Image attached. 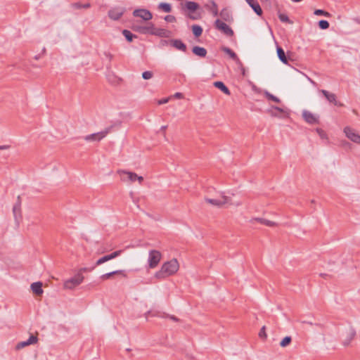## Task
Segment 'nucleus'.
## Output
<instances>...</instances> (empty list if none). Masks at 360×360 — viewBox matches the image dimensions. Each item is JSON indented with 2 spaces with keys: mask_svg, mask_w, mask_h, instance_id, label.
Returning <instances> with one entry per match:
<instances>
[{
  "mask_svg": "<svg viewBox=\"0 0 360 360\" xmlns=\"http://www.w3.org/2000/svg\"><path fill=\"white\" fill-rule=\"evenodd\" d=\"M211 4L212 8H210V11L214 16H217L219 15L217 4L214 1H212Z\"/></svg>",
  "mask_w": 360,
  "mask_h": 360,
  "instance_id": "obj_37",
  "label": "nucleus"
},
{
  "mask_svg": "<svg viewBox=\"0 0 360 360\" xmlns=\"http://www.w3.org/2000/svg\"><path fill=\"white\" fill-rule=\"evenodd\" d=\"M31 290L32 292L37 295L40 296L43 294L44 291L42 289V283L40 281L34 282L31 284Z\"/></svg>",
  "mask_w": 360,
  "mask_h": 360,
  "instance_id": "obj_23",
  "label": "nucleus"
},
{
  "mask_svg": "<svg viewBox=\"0 0 360 360\" xmlns=\"http://www.w3.org/2000/svg\"><path fill=\"white\" fill-rule=\"evenodd\" d=\"M250 223L254 224L255 222H259L262 224H264L267 226H275L277 225V224L274 221L264 219V218H259V217H255L250 219Z\"/></svg>",
  "mask_w": 360,
  "mask_h": 360,
  "instance_id": "obj_19",
  "label": "nucleus"
},
{
  "mask_svg": "<svg viewBox=\"0 0 360 360\" xmlns=\"http://www.w3.org/2000/svg\"><path fill=\"white\" fill-rule=\"evenodd\" d=\"M169 101V98H162V99H160L158 101V103L159 105H162V104H165L166 103H167Z\"/></svg>",
  "mask_w": 360,
  "mask_h": 360,
  "instance_id": "obj_49",
  "label": "nucleus"
},
{
  "mask_svg": "<svg viewBox=\"0 0 360 360\" xmlns=\"http://www.w3.org/2000/svg\"><path fill=\"white\" fill-rule=\"evenodd\" d=\"M21 202L20 195L18 196V199H17V202Z\"/></svg>",
  "mask_w": 360,
  "mask_h": 360,
  "instance_id": "obj_59",
  "label": "nucleus"
},
{
  "mask_svg": "<svg viewBox=\"0 0 360 360\" xmlns=\"http://www.w3.org/2000/svg\"><path fill=\"white\" fill-rule=\"evenodd\" d=\"M237 65L239 66V68H240V69L241 70L242 75H245V68H244L242 62L240 61V64H237Z\"/></svg>",
  "mask_w": 360,
  "mask_h": 360,
  "instance_id": "obj_48",
  "label": "nucleus"
},
{
  "mask_svg": "<svg viewBox=\"0 0 360 360\" xmlns=\"http://www.w3.org/2000/svg\"><path fill=\"white\" fill-rule=\"evenodd\" d=\"M179 268V264L177 259H172L162 265L161 269L155 274V277L158 279H164L174 274Z\"/></svg>",
  "mask_w": 360,
  "mask_h": 360,
  "instance_id": "obj_1",
  "label": "nucleus"
},
{
  "mask_svg": "<svg viewBox=\"0 0 360 360\" xmlns=\"http://www.w3.org/2000/svg\"><path fill=\"white\" fill-rule=\"evenodd\" d=\"M320 92L323 95V96L327 99V101L333 103L334 105L338 107H343L344 104L338 101H337L336 95L333 93H330L327 90L322 89Z\"/></svg>",
  "mask_w": 360,
  "mask_h": 360,
  "instance_id": "obj_8",
  "label": "nucleus"
},
{
  "mask_svg": "<svg viewBox=\"0 0 360 360\" xmlns=\"http://www.w3.org/2000/svg\"><path fill=\"white\" fill-rule=\"evenodd\" d=\"M9 148H10V146H8V145L0 146V150H6V149H8Z\"/></svg>",
  "mask_w": 360,
  "mask_h": 360,
  "instance_id": "obj_56",
  "label": "nucleus"
},
{
  "mask_svg": "<svg viewBox=\"0 0 360 360\" xmlns=\"http://www.w3.org/2000/svg\"><path fill=\"white\" fill-rule=\"evenodd\" d=\"M153 26V23L149 22L146 26L134 25H132L131 29L133 31L139 32L142 34H151Z\"/></svg>",
  "mask_w": 360,
  "mask_h": 360,
  "instance_id": "obj_9",
  "label": "nucleus"
},
{
  "mask_svg": "<svg viewBox=\"0 0 360 360\" xmlns=\"http://www.w3.org/2000/svg\"><path fill=\"white\" fill-rule=\"evenodd\" d=\"M272 108H274V109H275V110H278V112H283V108H280V107L274 106H274H272Z\"/></svg>",
  "mask_w": 360,
  "mask_h": 360,
  "instance_id": "obj_53",
  "label": "nucleus"
},
{
  "mask_svg": "<svg viewBox=\"0 0 360 360\" xmlns=\"http://www.w3.org/2000/svg\"><path fill=\"white\" fill-rule=\"evenodd\" d=\"M114 275H122L123 277L126 278L127 276L124 270H116L112 272L106 273L101 276V279L104 281L107 279H110Z\"/></svg>",
  "mask_w": 360,
  "mask_h": 360,
  "instance_id": "obj_20",
  "label": "nucleus"
},
{
  "mask_svg": "<svg viewBox=\"0 0 360 360\" xmlns=\"http://www.w3.org/2000/svg\"><path fill=\"white\" fill-rule=\"evenodd\" d=\"M345 338H344L342 343L345 346L349 345L351 341L354 338L356 335V331L352 327H349L346 330L345 334Z\"/></svg>",
  "mask_w": 360,
  "mask_h": 360,
  "instance_id": "obj_16",
  "label": "nucleus"
},
{
  "mask_svg": "<svg viewBox=\"0 0 360 360\" xmlns=\"http://www.w3.org/2000/svg\"><path fill=\"white\" fill-rule=\"evenodd\" d=\"M192 52L194 55L200 58H205L207 53L206 49L199 46H194L192 48Z\"/></svg>",
  "mask_w": 360,
  "mask_h": 360,
  "instance_id": "obj_25",
  "label": "nucleus"
},
{
  "mask_svg": "<svg viewBox=\"0 0 360 360\" xmlns=\"http://www.w3.org/2000/svg\"><path fill=\"white\" fill-rule=\"evenodd\" d=\"M316 131L317 132V134H319V136H320V138L321 139H328L327 134L326 133V131L323 129H322L321 128H316Z\"/></svg>",
  "mask_w": 360,
  "mask_h": 360,
  "instance_id": "obj_38",
  "label": "nucleus"
},
{
  "mask_svg": "<svg viewBox=\"0 0 360 360\" xmlns=\"http://www.w3.org/2000/svg\"><path fill=\"white\" fill-rule=\"evenodd\" d=\"M278 18L279 20L283 22L290 23L292 24V21H291L288 16L285 13H281L278 12Z\"/></svg>",
  "mask_w": 360,
  "mask_h": 360,
  "instance_id": "obj_34",
  "label": "nucleus"
},
{
  "mask_svg": "<svg viewBox=\"0 0 360 360\" xmlns=\"http://www.w3.org/2000/svg\"><path fill=\"white\" fill-rule=\"evenodd\" d=\"M124 13L123 8H114L108 11V17L113 20H118L121 18Z\"/></svg>",
  "mask_w": 360,
  "mask_h": 360,
  "instance_id": "obj_13",
  "label": "nucleus"
},
{
  "mask_svg": "<svg viewBox=\"0 0 360 360\" xmlns=\"http://www.w3.org/2000/svg\"><path fill=\"white\" fill-rule=\"evenodd\" d=\"M109 260L110 259L108 258V255H104L103 257H101L100 259H98L96 261V262L95 264V266H99V265H101V264H103V263H105V262H108Z\"/></svg>",
  "mask_w": 360,
  "mask_h": 360,
  "instance_id": "obj_39",
  "label": "nucleus"
},
{
  "mask_svg": "<svg viewBox=\"0 0 360 360\" xmlns=\"http://www.w3.org/2000/svg\"><path fill=\"white\" fill-rule=\"evenodd\" d=\"M161 258H162V254L160 253V251L156 250H150L149 254H148V259L149 268H150V269L155 268L158 265Z\"/></svg>",
  "mask_w": 360,
  "mask_h": 360,
  "instance_id": "obj_3",
  "label": "nucleus"
},
{
  "mask_svg": "<svg viewBox=\"0 0 360 360\" xmlns=\"http://www.w3.org/2000/svg\"><path fill=\"white\" fill-rule=\"evenodd\" d=\"M153 74L151 71H145L142 73V77L144 79H149L152 78Z\"/></svg>",
  "mask_w": 360,
  "mask_h": 360,
  "instance_id": "obj_44",
  "label": "nucleus"
},
{
  "mask_svg": "<svg viewBox=\"0 0 360 360\" xmlns=\"http://www.w3.org/2000/svg\"><path fill=\"white\" fill-rule=\"evenodd\" d=\"M171 34V32L163 29V28H158L155 27V25L153 24L151 35L158 36L159 37H169Z\"/></svg>",
  "mask_w": 360,
  "mask_h": 360,
  "instance_id": "obj_15",
  "label": "nucleus"
},
{
  "mask_svg": "<svg viewBox=\"0 0 360 360\" xmlns=\"http://www.w3.org/2000/svg\"><path fill=\"white\" fill-rule=\"evenodd\" d=\"M259 337L262 339H266L267 338V335L266 333V327L264 326L260 329V331L259 333Z\"/></svg>",
  "mask_w": 360,
  "mask_h": 360,
  "instance_id": "obj_42",
  "label": "nucleus"
},
{
  "mask_svg": "<svg viewBox=\"0 0 360 360\" xmlns=\"http://www.w3.org/2000/svg\"><path fill=\"white\" fill-rule=\"evenodd\" d=\"M169 43V41H167V40H166V39H162V40L160 41V44H161V45H162V46L167 45Z\"/></svg>",
  "mask_w": 360,
  "mask_h": 360,
  "instance_id": "obj_52",
  "label": "nucleus"
},
{
  "mask_svg": "<svg viewBox=\"0 0 360 360\" xmlns=\"http://www.w3.org/2000/svg\"><path fill=\"white\" fill-rule=\"evenodd\" d=\"M122 252V250H120L108 255L109 259L111 260L112 259L116 258L117 257L120 256Z\"/></svg>",
  "mask_w": 360,
  "mask_h": 360,
  "instance_id": "obj_40",
  "label": "nucleus"
},
{
  "mask_svg": "<svg viewBox=\"0 0 360 360\" xmlns=\"http://www.w3.org/2000/svg\"><path fill=\"white\" fill-rule=\"evenodd\" d=\"M205 200L207 203H210V204H211V205H212L214 206H216V207H221L224 205L229 202V198L226 196V195H222L221 200L205 198Z\"/></svg>",
  "mask_w": 360,
  "mask_h": 360,
  "instance_id": "obj_11",
  "label": "nucleus"
},
{
  "mask_svg": "<svg viewBox=\"0 0 360 360\" xmlns=\"http://www.w3.org/2000/svg\"><path fill=\"white\" fill-rule=\"evenodd\" d=\"M169 44L176 49L182 52H186L187 51L186 45L181 39H170Z\"/></svg>",
  "mask_w": 360,
  "mask_h": 360,
  "instance_id": "obj_17",
  "label": "nucleus"
},
{
  "mask_svg": "<svg viewBox=\"0 0 360 360\" xmlns=\"http://www.w3.org/2000/svg\"><path fill=\"white\" fill-rule=\"evenodd\" d=\"M192 32L195 37H199L202 35L203 30L202 27L198 25H192Z\"/></svg>",
  "mask_w": 360,
  "mask_h": 360,
  "instance_id": "obj_28",
  "label": "nucleus"
},
{
  "mask_svg": "<svg viewBox=\"0 0 360 360\" xmlns=\"http://www.w3.org/2000/svg\"><path fill=\"white\" fill-rule=\"evenodd\" d=\"M302 117L304 120L309 124L319 123V116H316L315 115H314L313 113L308 110H303Z\"/></svg>",
  "mask_w": 360,
  "mask_h": 360,
  "instance_id": "obj_12",
  "label": "nucleus"
},
{
  "mask_svg": "<svg viewBox=\"0 0 360 360\" xmlns=\"http://www.w3.org/2000/svg\"><path fill=\"white\" fill-rule=\"evenodd\" d=\"M26 341H27V344L29 345H33V344L36 343L38 341V338L37 336L31 335L30 336V338Z\"/></svg>",
  "mask_w": 360,
  "mask_h": 360,
  "instance_id": "obj_41",
  "label": "nucleus"
},
{
  "mask_svg": "<svg viewBox=\"0 0 360 360\" xmlns=\"http://www.w3.org/2000/svg\"><path fill=\"white\" fill-rule=\"evenodd\" d=\"M219 15L221 18L225 22H231L233 20L232 13L226 8H224L221 11Z\"/></svg>",
  "mask_w": 360,
  "mask_h": 360,
  "instance_id": "obj_24",
  "label": "nucleus"
},
{
  "mask_svg": "<svg viewBox=\"0 0 360 360\" xmlns=\"http://www.w3.org/2000/svg\"><path fill=\"white\" fill-rule=\"evenodd\" d=\"M276 51L277 55L279 58V60L284 64L288 65V61L291 60L290 57V52L287 53V55L285 54L283 49L279 46H277L276 47Z\"/></svg>",
  "mask_w": 360,
  "mask_h": 360,
  "instance_id": "obj_14",
  "label": "nucleus"
},
{
  "mask_svg": "<svg viewBox=\"0 0 360 360\" xmlns=\"http://www.w3.org/2000/svg\"><path fill=\"white\" fill-rule=\"evenodd\" d=\"M213 85H214V87H216L218 89L221 90L226 95H229V96L231 94L230 90L224 84V83L223 82H221V81L214 82Z\"/></svg>",
  "mask_w": 360,
  "mask_h": 360,
  "instance_id": "obj_26",
  "label": "nucleus"
},
{
  "mask_svg": "<svg viewBox=\"0 0 360 360\" xmlns=\"http://www.w3.org/2000/svg\"><path fill=\"white\" fill-rule=\"evenodd\" d=\"M345 136L352 141L360 144V135L356 134L355 131L349 127H346L344 129Z\"/></svg>",
  "mask_w": 360,
  "mask_h": 360,
  "instance_id": "obj_10",
  "label": "nucleus"
},
{
  "mask_svg": "<svg viewBox=\"0 0 360 360\" xmlns=\"http://www.w3.org/2000/svg\"><path fill=\"white\" fill-rule=\"evenodd\" d=\"M121 173L125 175L129 181L131 182L136 181L137 174L136 173L127 171H122Z\"/></svg>",
  "mask_w": 360,
  "mask_h": 360,
  "instance_id": "obj_31",
  "label": "nucleus"
},
{
  "mask_svg": "<svg viewBox=\"0 0 360 360\" xmlns=\"http://www.w3.org/2000/svg\"><path fill=\"white\" fill-rule=\"evenodd\" d=\"M45 53H46V49H45V48H44V49H42V54H44Z\"/></svg>",
  "mask_w": 360,
  "mask_h": 360,
  "instance_id": "obj_61",
  "label": "nucleus"
},
{
  "mask_svg": "<svg viewBox=\"0 0 360 360\" xmlns=\"http://www.w3.org/2000/svg\"><path fill=\"white\" fill-rule=\"evenodd\" d=\"M263 1H269L270 0H262Z\"/></svg>",
  "mask_w": 360,
  "mask_h": 360,
  "instance_id": "obj_63",
  "label": "nucleus"
},
{
  "mask_svg": "<svg viewBox=\"0 0 360 360\" xmlns=\"http://www.w3.org/2000/svg\"><path fill=\"white\" fill-rule=\"evenodd\" d=\"M216 29L220 30L228 37H232L234 34L233 30L224 22L217 19L214 22Z\"/></svg>",
  "mask_w": 360,
  "mask_h": 360,
  "instance_id": "obj_5",
  "label": "nucleus"
},
{
  "mask_svg": "<svg viewBox=\"0 0 360 360\" xmlns=\"http://www.w3.org/2000/svg\"><path fill=\"white\" fill-rule=\"evenodd\" d=\"M254 12L259 16L262 15V9L257 0H245Z\"/></svg>",
  "mask_w": 360,
  "mask_h": 360,
  "instance_id": "obj_18",
  "label": "nucleus"
},
{
  "mask_svg": "<svg viewBox=\"0 0 360 360\" xmlns=\"http://www.w3.org/2000/svg\"><path fill=\"white\" fill-rule=\"evenodd\" d=\"M112 127L106 128L105 130L98 133L91 134L85 136L84 139L87 141H101L103 139L111 130Z\"/></svg>",
  "mask_w": 360,
  "mask_h": 360,
  "instance_id": "obj_6",
  "label": "nucleus"
},
{
  "mask_svg": "<svg viewBox=\"0 0 360 360\" xmlns=\"http://www.w3.org/2000/svg\"><path fill=\"white\" fill-rule=\"evenodd\" d=\"M13 212L16 222L18 224L22 219L21 202H15L13 207Z\"/></svg>",
  "mask_w": 360,
  "mask_h": 360,
  "instance_id": "obj_21",
  "label": "nucleus"
},
{
  "mask_svg": "<svg viewBox=\"0 0 360 360\" xmlns=\"http://www.w3.org/2000/svg\"><path fill=\"white\" fill-rule=\"evenodd\" d=\"M320 276L324 278H327L328 277H330V276L327 274H321Z\"/></svg>",
  "mask_w": 360,
  "mask_h": 360,
  "instance_id": "obj_57",
  "label": "nucleus"
},
{
  "mask_svg": "<svg viewBox=\"0 0 360 360\" xmlns=\"http://www.w3.org/2000/svg\"><path fill=\"white\" fill-rule=\"evenodd\" d=\"M164 318H169V319L175 321V322H179L180 321V319L179 318H177L176 316H174V315H169V314H164V316H162Z\"/></svg>",
  "mask_w": 360,
  "mask_h": 360,
  "instance_id": "obj_45",
  "label": "nucleus"
},
{
  "mask_svg": "<svg viewBox=\"0 0 360 360\" xmlns=\"http://www.w3.org/2000/svg\"><path fill=\"white\" fill-rule=\"evenodd\" d=\"M221 49L223 52L228 54L231 59L235 60L237 64H240V60L233 50L226 46H222Z\"/></svg>",
  "mask_w": 360,
  "mask_h": 360,
  "instance_id": "obj_22",
  "label": "nucleus"
},
{
  "mask_svg": "<svg viewBox=\"0 0 360 360\" xmlns=\"http://www.w3.org/2000/svg\"><path fill=\"white\" fill-rule=\"evenodd\" d=\"M133 15L136 18H141L145 21H148L153 18L152 13L145 8H137L133 11Z\"/></svg>",
  "mask_w": 360,
  "mask_h": 360,
  "instance_id": "obj_7",
  "label": "nucleus"
},
{
  "mask_svg": "<svg viewBox=\"0 0 360 360\" xmlns=\"http://www.w3.org/2000/svg\"><path fill=\"white\" fill-rule=\"evenodd\" d=\"M122 32L128 42H131L134 39L138 38L137 35L133 34L128 30H123Z\"/></svg>",
  "mask_w": 360,
  "mask_h": 360,
  "instance_id": "obj_27",
  "label": "nucleus"
},
{
  "mask_svg": "<svg viewBox=\"0 0 360 360\" xmlns=\"http://www.w3.org/2000/svg\"><path fill=\"white\" fill-rule=\"evenodd\" d=\"M164 19L167 22H175L176 21V17L172 15H167Z\"/></svg>",
  "mask_w": 360,
  "mask_h": 360,
  "instance_id": "obj_43",
  "label": "nucleus"
},
{
  "mask_svg": "<svg viewBox=\"0 0 360 360\" xmlns=\"http://www.w3.org/2000/svg\"><path fill=\"white\" fill-rule=\"evenodd\" d=\"M200 9V5L197 2L187 1L185 2L182 10L186 11V16L191 20H197L202 18L201 13L198 11Z\"/></svg>",
  "mask_w": 360,
  "mask_h": 360,
  "instance_id": "obj_2",
  "label": "nucleus"
},
{
  "mask_svg": "<svg viewBox=\"0 0 360 360\" xmlns=\"http://www.w3.org/2000/svg\"><path fill=\"white\" fill-rule=\"evenodd\" d=\"M122 179L123 181H124V180H125V178H124V177H123V176H122Z\"/></svg>",
  "mask_w": 360,
  "mask_h": 360,
  "instance_id": "obj_62",
  "label": "nucleus"
},
{
  "mask_svg": "<svg viewBox=\"0 0 360 360\" xmlns=\"http://www.w3.org/2000/svg\"><path fill=\"white\" fill-rule=\"evenodd\" d=\"M167 128V125H164L160 127V131L164 134V135H165V131H166Z\"/></svg>",
  "mask_w": 360,
  "mask_h": 360,
  "instance_id": "obj_54",
  "label": "nucleus"
},
{
  "mask_svg": "<svg viewBox=\"0 0 360 360\" xmlns=\"http://www.w3.org/2000/svg\"><path fill=\"white\" fill-rule=\"evenodd\" d=\"M104 55L106 56V58H108V60H109L110 61H111V60H112V58H113V56H112L110 53H109V52H105V53H104Z\"/></svg>",
  "mask_w": 360,
  "mask_h": 360,
  "instance_id": "obj_50",
  "label": "nucleus"
},
{
  "mask_svg": "<svg viewBox=\"0 0 360 360\" xmlns=\"http://www.w3.org/2000/svg\"><path fill=\"white\" fill-rule=\"evenodd\" d=\"M158 8L165 13H170L172 11V6L169 3L161 2L158 5Z\"/></svg>",
  "mask_w": 360,
  "mask_h": 360,
  "instance_id": "obj_30",
  "label": "nucleus"
},
{
  "mask_svg": "<svg viewBox=\"0 0 360 360\" xmlns=\"http://www.w3.org/2000/svg\"><path fill=\"white\" fill-rule=\"evenodd\" d=\"M303 323H306L307 324H309V325H313V323L311 322H307V321H303Z\"/></svg>",
  "mask_w": 360,
  "mask_h": 360,
  "instance_id": "obj_60",
  "label": "nucleus"
},
{
  "mask_svg": "<svg viewBox=\"0 0 360 360\" xmlns=\"http://www.w3.org/2000/svg\"><path fill=\"white\" fill-rule=\"evenodd\" d=\"M84 280L83 275H81V273H77L73 277L67 280L64 283V287L68 289H73L75 287L79 285L82 283Z\"/></svg>",
  "mask_w": 360,
  "mask_h": 360,
  "instance_id": "obj_4",
  "label": "nucleus"
},
{
  "mask_svg": "<svg viewBox=\"0 0 360 360\" xmlns=\"http://www.w3.org/2000/svg\"><path fill=\"white\" fill-rule=\"evenodd\" d=\"M95 267H96L95 265L92 268L83 267V268H81L77 273H81V275H82L83 273L87 272V271H91Z\"/></svg>",
  "mask_w": 360,
  "mask_h": 360,
  "instance_id": "obj_47",
  "label": "nucleus"
},
{
  "mask_svg": "<svg viewBox=\"0 0 360 360\" xmlns=\"http://www.w3.org/2000/svg\"><path fill=\"white\" fill-rule=\"evenodd\" d=\"M319 27L321 30H326L329 27L330 24L329 22L326 20H321L318 22Z\"/></svg>",
  "mask_w": 360,
  "mask_h": 360,
  "instance_id": "obj_35",
  "label": "nucleus"
},
{
  "mask_svg": "<svg viewBox=\"0 0 360 360\" xmlns=\"http://www.w3.org/2000/svg\"><path fill=\"white\" fill-rule=\"evenodd\" d=\"M264 96L269 101H273V102H275V103H281L280 98H278V97H276L274 95L271 94L270 92H269L266 90H265L264 91Z\"/></svg>",
  "mask_w": 360,
  "mask_h": 360,
  "instance_id": "obj_29",
  "label": "nucleus"
},
{
  "mask_svg": "<svg viewBox=\"0 0 360 360\" xmlns=\"http://www.w3.org/2000/svg\"><path fill=\"white\" fill-rule=\"evenodd\" d=\"M41 58V55L40 54H38V55H36L34 58L35 60H39V58Z\"/></svg>",
  "mask_w": 360,
  "mask_h": 360,
  "instance_id": "obj_58",
  "label": "nucleus"
},
{
  "mask_svg": "<svg viewBox=\"0 0 360 360\" xmlns=\"http://www.w3.org/2000/svg\"><path fill=\"white\" fill-rule=\"evenodd\" d=\"M29 345L27 344V341H22V342H20L17 344L16 345V349H20L26 346H28Z\"/></svg>",
  "mask_w": 360,
  "mask_h": 360,
  "instance_id": "obj_46",
  "label": "nucleus"
},
{
  "mask_svg": "<svg viewBox=\"0 0 360 360\" xmlns=\"http://www.w3.org/2000/svg\"><path fill=\"white\" fill-rule=\"evenodd\" d=\"M136 180L139 181V184H141L143 181V177L137 174Z\"/></svg>",
  "mask_w": 360,
  "mask_h": 360,
  "instance_id": "obj_55",
  "label": "nucleus"
},
{
  "mask_svg": "<svg viewBox=\"0 0 360 360\" xmlns=\"http://www.w3.org/2000/svg\"><path fill=\"white\" fill-rule=\"evenodd\" d=\"M174 97L177 98H182L184 97L183 94L180 92H176L175 94H174Z\"/></svg>",
  "mask_w": 360,
  "mask_h": 360,
  "instance_id": "obj_51",
  "label": "nucleus"
},
{
  "mask_svg": "<svg viewBox=\"0 0 360 360\" xmlns=\"http://www.w3.org/2000/svg\"><path fill=\"white\" fill-rule=\"evenodd\" d=\"M314 14L316 15H323L325 17L330 16V14L328 12L321 9H316L314 12Z\"/></svg>",
  "mask_w": 360,
  "mask_h": 360,
  "instance_id": "obj_36",
  "label": "nucleus"
},
{
  "mask_svg": "<svg viewBox=\"0 0 360 360\" xmlns=\"http://www.w3.org/2000/svg\"><path fill=\"white\" fill-rule=\"evenodd\" d=\"M72 7L75 9H81V8H91V4L89 3L82 4L80 2H75L72 4Z\"/></svg>",
  "mask_w": 360,
  "mask_h": 360,
  "instance_id": "obj_32",
  "label": "nucleus"
},
{
  "mask_svg": "<svg viewBox=\"0 0 360 360\" xmlns=\"http://www.w3.org/2000/svg\"><path fill=\"white\" fill-rule=\"evenodd\" d=\"M292 342V338L290 336H285L282 339L280 342V346L282 347H285L289 345Z\"/></svg>",
  "mask_w": 360,
  "mask_h": 360,
  "instance_id": "obj_33",
  "label": "nucleus"
}]
</instances>
